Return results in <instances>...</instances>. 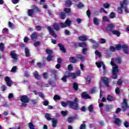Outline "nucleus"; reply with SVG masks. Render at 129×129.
I'll return each instance as SVG.
<instances>
[{
  "mask_svg": "<svg viewBox=\"0 0 129 129\" xmlns=\"http://www.w3.org/2000/svg\"><path fill=\"white\" fill-rule=\"evenodd\" d=\"M115 25L113 24H109L107 25L106 30L107 32L112 33L113 35H115L117 37H120V32L118 30H114Z\"/></svg>",
  "mask_w": 129,
  "mask_h": 129,
  "instance_id": "1",
  "label": "nucleus"
},
{
  "mask_svg": "<svg viewBox=\"0 0 129 129\" xmlns=\"http://www.w3.org/2000/svg\"><path fill=\"white\" fill-rule=\"evenodd\" d=\"M114 58H111V65L114 66V67L112 68L111 78H112V79H117V74H118L119 72L118 67L114 63Z\"/></svg>",
  "mask_w": 129,
  "mask_h": 129,
  "instance_id": "2",
  "label": "nucleus"
},
{
  "mask_svg": "<svg viewBox=\"0 0 129 129\" xmlns=\"http://www.w3.org/2000/svg\"><path fill=\"white\" fill-rule=\"evenodd\" d=\"M20 101L22 102L21 104L22 107H27L28 104L30 102V97L27 95H24L20 97Z\"/></svg>",
  "mask_w": 129,
  "mask_h": 129,
  "instance_id": "3",
  "label": "nucleus"
},
{
  "mask_svg": "<svg viewBox=\"0 0 129 129\" xmlns=\"http://www.w3.org/2000/svg\"><path fill=\"white\" fill-rule=\"evenodd\" d=\"M33 9H29L27 11L28 15L29 17H33L35 14V11L36 13H40V9L38 8L36 5H33L32 6Z\"/></svg>",
  "mask_w": 129,
  "mask_h": 129,
  "instance_id": "4",
  "label": "nucleus"
},
{
  "mask_svg": "<svg viewBox=\"0 0 129 129\" xmlns=\"http://www.w3.org/2000/svg\"><path fill=\"white\" fill-rule=\"evenodd\" d=\"M60 103L62 106H63V107H67V105H68L69 107L72 109V106H73V105L75 104V103L70 100L67 101L66 103H65V102L62 101L60 102Z\"/></svg>",
  "mask_w": 129,
  "mask_h": 129,
  "instance_id": "5",
  "label": "nucleus"
},
{
  "mask_svg": "<svg viewBox=\"0 0 129 129\" xmlns=\"http://www.w3.org/2000/svg\"><path fill=\"white\" fill-rule=\"evenodd\" d=\"M126 5V0H123L122 3H120V7H118L117 12L119 14H121L123 13V10H122V8L123 6Z\"/></svg>",
  "mask_w": 129,
  "mask_h": 129,
  "instance_id": "6",
  "label": "nucleus"
},
{
  "mask_svg": "<svg viewBox=\"0 0 129 129\" xmlns=\"http://www.w3.org/2000/svg\"><path fill=\"white\" fill-rule=\"evenodd\" d=\"M75 104L72 107V109H74V110H78L79 109V105L78 104V98L77 97H75L74 99V101L73 102Z\"/></svg>",
  "mask_w": 129,
  "mask_h": 129,
  "instance_id": "7",
  "label": "nucleus"
},
{
  "mask_svg": "<svg viewBox=\"0 0 129 129\" xmlns=\"http://www.w3.org/2000/svg\"><path fill=\"white\" fill-rule=\"evenodd\" d=\"M109 49L111 52H115L116 50L120 51V44H116L115 47L113 46H110Z\"/></svg>",
  "mask_w": 129,
  "mask_h": 129,
  "instance_id": "8",
  "label": "nucleus"
},
{
  "mask_svg": "<svg viewBox=\"0 0 129 129\" xmlns=\"http://www.w3.org/2000/svg\"><path fill=\"white\" fill-rule=\"evenodd\" d=\"M101 80L106 87H109V80H110V79L106 77H103L101 78Z\"/></svg>",
  "mask_w": 129,
  "mask_h": 129,
  "instance_id": "9",
  "label": "nucleus"
},
{
  "mask_svg": "<svg viewBox=\"0 0 129 129\" xmlns=\"http://www.w3.org/2000/svg\"><path fill=\"white\" fill-rule=\"evenodd\" d=\"M121 49H123L124 54H126L127 55L128 54V46L126 45V44L122 45L120 44V50H121Z\"/></svg>",
  "mask_w": 129,
  "mask_h": 129,
  "instance_id": "10",
  "label": "nucleus"
},
{
  "mask_svg": "<svg viewBox=\"0 0 129 129\" xmlns=\"http://www.w3.org/2000/svg\"><path fill=\"white\" fill-rule=\"evenodd\" d=\"M47 29L48 30L50 36H52V37H54V38H57V34L55 33V31L54 30H53V28H52L50 26H47Z\"/></svg>",
  "mask_w": 129,
  "mask_h": 129,
  "instance_id": "11",
  "label": "nucleus"
},
{
  "mask_svg": "<svg viewBox=\"0 0 129 129\" xmlns=\"http://www.w3.org/2000/svg\"><path fill=\"white\" fill-rule=\"evenodd\" d=\"M10 56L12 59L14 60H19L18 58V56L17 55V53H16V50H12L10 52Z\"/></svg>",
  "mask_w": 129,
  "mask_h": 129,
  "instance_id": "12",
  "label": "nucleus"
},
{
  "mask_svg": "<svg viewBox=\"0 0 129 129\" xmlns=\"http://www.w3.org/2000/svg\"><path fill=\"white\" fill-rule=\"evenodd\" d=\"M5 81L7 83V86L11 87L12 84H13V82L11 80V78L10 77H6L5 78Z\"/></svg>",
  "mask_w": 129,
  "mask_h": 129,
  "instance_id": "13",
  "label": "nucleus"
},
{
  "mask_svg": "<svg viewBox=\"0 0 129 129\" xmlns=\"http://www.w3.org/2000/svg\"><path fill=\"white\" fill-rule=\"evenodd\" d=\"M81 97L84 99H89L91 98V97H90L86 92L82 93Z\"/></svg>",
  "mask_w": 129,
  "mask_h": 129,
  "instance_id": "14",
  "label": "nucleus"
},
{
  "mask_svg": "<svg viewBox=\"0 0 129 129\" xmlns=\"http://www.w3.org/2000/svg\"><path fill=\"white\" fill-rule=\"evenodd\" d=\"M37 38H38V34H37V32H34L32 33L31 35V40L34 41V42H36Z\"/></svg>",
  "mask_w": 129,
  "mask_h": 129,
  "instance_id": "15",
  "label": "nucleus"
},
{
  "mask_svg": "<svg viewBox=\"0 0 129 129\" xmlns=\"http://www.w3.org/2000/svg\"><path fill=\"white\" fill-rule=\"evenodd\" d=\"M69 61L70 63H72V64H76L77 63V59L75 57H70Z\"/></svg>",
  "mask_w": 129,
  "mask_h": 129,
  "instance_id": "16",
  "label": "nucleus"
},
{
  "mask_svg": "<svg viewBox=\"0 0 129 129\" xmlns=\"http://www.w3.org/2000/svg\"><path fill=\"white\" fill-rule=\"evenodd\" d=\"M75 119H78V117H77V115H76L75 116L68 117V122L71 123V122H73V121L74 120H75Z\"/></svg>",
  "mask_w": 129,
  "mask_h": 129,
  "instance_id": "17",
  "label": "nucleus"
},
{
  "mask_svg": "<svg viewBox=\"0 0 129 129\" xmlns=\"http://www.w3.org/2000/svg\"><path fill=\"white\" fill-rule=\"evenodd\" d=\"M52 27L55 31H58L60 30V26H59V23H53Z\"/></svg>",
  "mask_w": 129,
  "mask_h": 129,
  "instance_id": "18",
  "label": "nucleus"
},
{
  "mask_svg": "<svg viewBox=\"0 0 129 129\" xmlns=\"http://www.w3.org/2000/svg\"><path fill=\"white\" fill-rule=\"evenodd\" d=\"M77 59L78 60H80L82 62H84V60H85V57L81 55V54H79L77 55Z\"/></svg>",
  "mask_w": 129,
  "mask_h": 129,
  "instance_id": "19",
  "label": "nucleus"
},
{
  "mask_svg": "<svg viewBox=\"0 0 129 129\" xmlns=\"http://www.w3.org/2000/svg\"><path fill=\"white\" fill-rule=\"evenodd\" d=\"M58 46L60 51H62L63 53H66V49L65 48V47H64V45H62L61 43H58Z\"/></svg>",
  "mask_w": 129,
  "mask_h": 129,
  "instance_id": "20",
  "label": "nucleus"
},
{
  "mask_svg": "<svg viewBox=\"0 0 129 129\" xmlns=\"http://www.w3.org/2000/svg\"><path fill=\"white\" fill-rule=\"evenodd\" d=\"M58 16H59L60 18L61 19V20H65V19L67 18L66 13L63 12H60Z\"/></svg>",
  "mask_w": 129,
  "mask_h": 129,
  "instance_id": "21",
  "label": "nucleus"
},
{
  "mask_svg": "<svg viewBox=\"0 0 129 129\" xmlns=\"http://www.w3.org/2000/svg\"><path fill=\"white\" fill-rule=\"evenodd\" d=\"M34 76L36 79H37V80H40V79H41V76L39 75V73L37 71H35Z\"/></svg>",
  "mask_w": 129,
  "mask_h": 129,
  "instance_id": "22",
  "label": "nucleus"
},
{
  "mask_svg": "<svg viewBox=\"0 0 129 129\" xmlns=\"http://www.w3.org/2000/svg\"><path fill=\"white\" fill-rule=\"evenodd\" d=\"M78 46L82 48H87V44L85 42H80L78 43Z\"/></svg>",
  "mask_w": 129,
  "mask_h": 129,
  "instance_id": "23",
  "label": "nucleus"
},
{
  "mask_svg": "<svg viewBox=\"0 0 129 129\" xmlns=\"http://www.w3.org/2000/svg\"><path fill=\"white\" fill-rule=\"evenodd\" d=\"M114 122L115 124L119 126L121 123V121L118 118H115Z\"/></svg>",
  "mask_w": 129,
  "mask_h": 129,
  "instance_id": "24",
  "label": "nucleus"
},
{
  "mask_svg": "<svg viewBox=\"0 0 129 129\" xmlns=\"http://www.w3.org/2000/svg\"><path fill=\"white\" fill-rule=\"evenodd\" d=\"M66 74H68L69 76H70V77H72L73 79H75V78H76V74L74 73H70L69 72H66Z\"/></svg>",
  "mask_w": 129,
  "mask_h": 129,
  "instance_id": "25",
  "label": "nucleus"
},
{
  "mask_svg": "<svg viewBox=\"0 0 129 129\" xmlns=\"http://www.w3.org/2000/svg\"><path fill=\"white\" fill-rule=\"evenodd\" d=\"M79 40L82 42L87 41V37L86 36H81L79 37Z\"/></svg>",
  "mask_w": 129,
  "mask_h": 129,
  "instance_id": "26",
  "label": "nucleus"
},
{
  "mask_svg": "<svg viewBox=\"0 0 129 129\" xmlns=\"http://www.w3.org/2000/svg\"><path fill=\"white\" fill-rule=\"evenodd\" d=\"M24 51L26 57L28 58L30 57V56H31V55L30 54V50H29V48H28L27 47L25 48Z\"/></svg>",
  "mask_w": 129,
  "mask_h": 129,
  "instance_id": "27",
  "label": "nucleus"
},
{
  "mask_svg": "<svg viewBox=\"0 0 129 129\" xmlns=\"http://www.w3.org/2000/svg\"><path fill=\"white\" fill-rule=\"evenodd\" d=\"M65 5L67 8H70L72 6V2L70 0H67L65 2Z\"/></svg>",
  "mask_w": 129,
  "mask_h": 129,
  "instance_id": "28",
  "label": "nucleus"
},
{
  "mask_svg": "<svg viewBox=\"0 0 129 129\" xmlns=\"http://www.w3.org/2000/svg\"><path fill=\"white\" fill-rule=\"evenodd\" d=\"M70 78V76H69L68 74H67V75H64L63 77L61 78V80L63 81V82L66 83L67 82V78Z\"/></svg>",
  "mask_w": 129,
  "mask_h": 129,
  "instance_id": "29",
  "label": "nucleus"
},
{
  "mask_svg": "<svg viewBox=\"0 0 129 129\" xmlns=\"http://www.w3.org/2000/svg\"><path fill=\"white\" fill-rule=\"evenodd\" d=\"M46 60L48 61V62L53 61L54 56L52 55H48L46 58Z\"/></svg>",
  "mask_w": 129,
  "mask_h": 129,
  "instance_id": "30",
  "label": "nucleus"
},
{
  "mask_svg": "<svg viewBox=\"0 0 129 129\" xmlns=\"http://www.w3.org/2000/svg\"><path fill=\"white\" fill-rule=\"evenodd\" d=\"M52 127H56L57 126V124H58V120L55 119H52Z\"/></svg>",
  "mask_w": 129,
  "mask_h": 129,
  "instance_id": "31",
  "label": "nucleus"
},
{
  "mask_svg": "<svg viewBox=\"0 0 129 129\" xmlns=\"http://www.w3.org/2000/svg\"><path fill=\"white\" fill-rule=\"evenodd\" d=\"M96 65L97 66L98 68H101V66L103 67V65H105L103 62L101 61V62H96Z\"/></svg>",
  "mask_w": 129,
  "mask_h": 129,
  "instance_id": "32",
  "label": "nucleus"
},
{
  "mask_svg": "<svg viewBox=\"0 0 129 129\" xmlns=\"http://www.w3.org/2000/svg\"><path fill=\"white\" fill-rule=\"evenodd\" d=\"M112 108V105H108L105 107V110L108 112L111 110V109Z\"/></svg>",
  "mask_w": 129,
  "mask_h": 129,
  "instance_id": "33",
  "label": "nucleus"
},
{
  "mask_svg": "<svg viewBox=\"0 0 129 129\" xmlns=\"http://www.w3.org/2000/svg\"><path fill=\"white\" fill-rule=\"evenodd\" d=\"M124 10L125 13H126L127 14H128L129 11L128 9H127V0H126V5H124Z\"/></svg>",
  "mask_w": 129,
  "mask_h": 129,
  "instance_id": "34",
  "label": "nucleus"
},
{
  "mask_svg": "<svg viewBox=\"0 0 129 129\" xmlns=\"http://www.w3.org/2000/svg\"><path fill=\"white\" fill-rule=\"evenodd\" d=\"M76 7H77L78 9H82L83 8H84V4H83L82 3H79L78 4L76 5Z\"/></svg>",
  "mask_w": 129,
  "mask_h": 129,
  "instance_id": "35",
  "label": "nucleus"
},
{
  "mask_svg": "<svg viewBox=\"0 0 129 129\" xmlns=\"http://www.w3.org/2000/svg\"><path fill=\"white\" fill-rule=\"evenodd\" d=\"M0 51H1V52L5 51V44L3 42L0 43Z\"/></svg>",
  "mask_w": 129,
  "mask_h": 129,
  "instance_id": "36",
  "label": "nucleus"
},
{
  "mask_svg": "<svg viewBox=\"0 0 129 129\" xmlns=\"http://www.w3.org/2000/svg\"><path fill=\"white\" fill-rule=\"evenodd\" d=\"M45 117L47 119V120H52V118H51L50 114L48 113H46L45 114Z\"/></svg>",
  "mask_w": 129,
  "mask_h": 129,
  "instance_id": "37",
  "label": "nucleus"
},
{
  "mask_svg": "<svg viewBox=\"0 0 129 129\" xmlns=\"http://www.w3.org/2000/svg\"><path fill=\"white\" fill-rule=\"evenodd\" d=\"M73 88H74V90H76V91H77V90H78V89H79L78 84H77L76 83H73Z\"/></svg>",
  "mask_w": 129,
  "mask_h": 129,
  "instance_id": "38",
  "label": "nucleus"
},
{
  "mask_svg": "<svg viewBox=\"0 0 129 129\" xmlns=\"http://www.w3.org/2000/svg\"><path fill=\"white\" fill-rule=\"evenodd\" d=\"M93 22L94 25H96V26H98V25H99V21H98L97 18L95 17L94 18Z\"/></svg>",
  "mask_w": 129,
  "mask_h": 129,
  "instance_id": "39",
  "label": "nucleus"
},
{
  "mask_svg": "<svg viewBox=\"0 0 129 129\" xmlns=\"http://www.w3.org/2000/svg\"><path fill=\"white\" fill-rule=\"evenodd\" d=\"M53 99L55 101L56 100H60V99H61V97L58 95H55L53 97Z\"/></svg>",
  "mask_w": 129,
  "mask_h": 129,
  "instance_id": "40",
  "label": "nucleus"
},
{
  "mask_svg": "<svg viewBox=\"0 0 129 129\" xmlns=\"http://www.w3.org/2000/svg\"><path fill=\"white\" fill-rule=\"evenodd\" d=\"M115 60L118 64H120L121 63V58L120 57L115 58Z\"/></svg>",
  "mask_w": 129,
  "mask_h": 129,
  "instance_id": "41",
  "label": "nucleus"
},
{
  "mask_svg": "<svg viewBox=\"0 0 129 129\" xmlns=\"http://www.w3.org/2000/svg\"><path fill=\"white\" fill-rule=\"evenodd\" d=\"M28 126L30 129H35V125H34V124H33V122H29L28 123Z\"/></svg>",
  "mask_w": 129,
  "mask_h": 129,
  "instance_id": "42",
  "label": "nucleus"
},
{
  "mask_svg": "<svg viewBox=\"0 0 129 129\" xmlns=\"http://www.w3.org/2000/svg\"><path fill=\"white\" fill-rule=\"evenodd\" d=\"M46 54L48 55H52L53 54V50L49 49H46L45 50Z\"/></svg>",
  "mask_w": 129,
  "mask_h": 129,
  "instance_id": "43",
  "label": "nucleus"
},
{
  "mask_svg": "<svg viewBox=\"0 0 129 129\" xmlns=\"http://www.w3.org/2000/svg\"><path fill=\"white\" fill-rule=\"evenodd\" d=\"M107 100H108V101H112V100H113V97L110 95H108Z\"/></svg>",
  "mask_w": 129,
  "mask_h": 129,
  "instance_id": "44",
  "label": "nucleus"
},
{
  "mask_svg": "<svg viewBox=\"0 0 129 129\" xmlns=\"http://www.w3.org/2000/svg\"><path fill=\"white\" fill-rule=\"evenodd\" d=\"M8 25L9 28H11V29H15V25L10 21L8 22Z\"/></svg>",
  "mask_w": 129,
  "mask_h": 129,
  "instance_id": "45",
  "label": "nucleus"
},
{
  "mask_svg": "<svg viewBox=\"0 0 129 129\" xmlns=\"http://www.w3.org/2000/svg\"><path fill=\"white\" fill-rule=\"evenodd\" d=\"M63 11L66 14H70L71 13V9L70 8H64Z\"/></svg>",
  "mask_w": 129,
  "mask_h": 129,
  "instance_id": "46",
  "label": "nucleus"
},
{
  "mask_svg": "<svg viewBox=\"0 0 129 129\" xmlns=\"http://www.w3.org/2000/svg\"><path fill=\"white\" fill-rule=\"evenodd\" d=\"M65 24L67 26H71V21H70V20L69 19H67L65 21Z\"/></svg>",
  "mask_w": 129,
  "mask_h": 129,
  "instance_id": "47",
  "label": "nucleus"
},
{
  "mask_svg": "<svg viewBox=\"0 0 129 129\" xmlns=\"http://www.w3.org/2000/svg\"><path fill=\"white\" fill-rule=\"evenodd\" d=\"M102 20L104 22H107L108 23H109V22H110V21L109 20V19H108L107 16H103L102 17Z\"/></svg>",
  "mask_w": 129,
  "mask_h": 129,
  "instance_id": "48",
  "label": "nucleus"
},
{
  "mask_svg": "<svg viewBox=\"0 0 129 129\" xmlns=\"http://www.w3.org/2000/svg\"><path fill=\"white\" fill-rule=\"evenodd\" d=\"M88 49L86 47L84 48L82 50V53L83 54H84V55H86V54H87V51H88Z\"/></svg>",
  "mask_w": 129,
  "mask_h": 129,
  "instance_id": "49",
  "label": "nucleus"
},
{
  "mask_svg": "<svg viewBox=\"0 0 129 129\" xmlns=\"http://www.w3.org/2000/svg\"><path fill=\"white\" fill-rule=\"evenodd\" d=\"M92 47H93V48L94 49V50H96V49H97L98 47H99V44L96 42L95 44L93 45Z\"/></svg>",
  "mask_w": 129,
  "mask_h": 129,
  "instance_id": "50",
  "label": "nucleus"
},
{
  "mask_svg": "<svg viewBox=\"0 0 129 129\" xmlns=\"http://www.w3.org/2000/svg\"><path fill=\"white\" fill-rule=\"evenodd\" d=\"M109 18L110 19H114L115 18V13L114 12H111L109 15Z\"/></svg>",
  "mask_w": 129,
  "mask_h": 129,
  "instance_id": "51",
  "label": "nucleus"
},
{
  "mask_svg": "<svg viewBox=\"0 0 129 129\" xmlns=\"http://www.w3.org/2000/svg\"><path fill=\"white\" fill-rule=\"evenodd\" d=\"M39 96L42 98L43 100H45V96L44 95V94L42 92H39Z\"/></svg>",
  "mask_w": 129,
  "mask_h": 129,
  "instance_id": "52",
  "label": "nucleus"
},
{
  "mask_svg": "<svg viewBox=\"0 0 129 129\" xmlns=\"http://www.w3.org/2000/svg\"><path fill=\"white\" fill-rule=\"evenodd\" d=\"M103 73L104 74H106V73H107V70H106L105 64L103 66Z\"/></svg>",
  "mask_w": 129,
  "mask_h": 129,
  "instance_id": "53",
  "label": "nucleus"
},
{
  "mask_svg": "<svg viewBox=\"0 0 129 129\" xmlns=\"http://www.w3.org/2000/svg\"><path fill=\"white\" fill-rule=\"evenodd\" d=\"M35 28L36 29L37 32H40V31L42 30V26L40 25H37L35 26Z\"/></svg>",
  "mask_w": 129,
  "mask_h": 129,
  "instance_id": "54",
  "label": "nucleus"
},
{
  "mask_svg": "<svg viewBox=\"0 0 129 129\" xmlns=\"http://www.w3.org/2000/svg\"><path fill=\"white\" fill-rule=\"evenodd\" d=\"M115 91L116 94H120V89L118 87L116 88Z\"/></svg>",
  "mask_w": 129,
  "mask_h": 129,
  "instance_id": "55",
  "label": "nucleus"
},
{
  "mask_svg": "<svg viewBox=\"0 0 129 129\" xmlns=\"http://www.w3.org/2000/svg\"><path fill=\"white\" fill-rule=\"evenodd\" d=\"M100 44H105V43H106V40H105V39L100 38Z\"/></svg>",
  "mask_w": 129,
  "mask_h": 129,
  "instance_id": "56",
  "label": "nucleus"
},
{
  "mask_svg": "<svg viewBox=\"0 0 129 129\" xmlns=\"http://www.w3.org/2000/svg\"><path fill=\"white\" fill-rule=\"evenodd\" d=\"M59 25H60L61 28H66V27H67V25H66V24H65L63 22L59 23Z\"/></svg>",
  "mask_w": 129,
  "mask_h": 129,
  "instance_id": "57",
  "label": "nucleus"
},
{
  "mask_svg": "<svg viewBox=\"0 0 129 129\" xmlns=\"http://www.w3.org/2000/svg\"><path fill=\"white\" fill-rule=\"evenodd\" d=\"M103 7L105 9H108L110 7V5L108 3H105L103 4Z\"/></svg>",
  "mask_w": 129,
  "mask_h": 129,
  "instance_id": "58",
  "label": "nucleus"
},
{
  "mask_svg": "<svg viewBox=\"0 0 129 129\" xmlns=\"http://www.w3.org/2000/svg\"><path fill=\"white\" fill-rule=\"evenodd\" d=\"M88 110L90 112H92L93 111V106L92 105H90L88 107Z\"/></svg>",
  "mask_w": 129,
  "mask_h": 129,
  "instance_id": "59",
  "label": "nucleus"
},
{
  "mask_svg": "<svg viewBox=\"0 0 129 129\" xmlns=\"http://www.w3.org/2000/svg\"><path fill=\"white\" fill-rule=\"evenodd\" d=\"M68 69L70 70V71H72V70H73V66L72 64H69L68 66Z\"/></svg>",
  "mask_w": 129,
  "mask_h": 129,
  "instance_id": "60",
  "label": "nucleus"
},
{
  "mask_svg": "<svg viewBox=\"0 0 129 129\" xmlns=\"http://www.w3.org/2000/svg\"><path fill=\"white\" fill-rule=\"evenodd\" d=\"M87 15L88 16V18H90L91 16V12L89 9H88L86 12Z\"/></svg>",
  "mask_w": 129,
  "mask_h": 129,
  "instance_id": "61",
  "label": "nucleus"
},
{
  "mask_svg": "<svg viewBox=\"0 0 129 129\" xmlns=\"http://www.w3.org/2000/svg\"><path fill=\"white\" fill-rule=\"evenodd\" d=\"M51 75H53V76H56L57 75V71L56 70H52L51 71Z\"/></svg>",
  "mask_w": 129,
  "mask_h": 129,
  "instance_id": "62",
  "label": "nucleus"
},
{
  "mask_svg": "<svg viewBox=\"0 0 129 129\" xmlns=\"http://www.w3.org/2000/svg\"><path fill=\"white\" fill-rule=\"evenodd\" d=\"M95 54H96V55H97L98 57H101V53H100V52H99V51L98 50H96L95 51Z\"/></svg>",
  "mask_w": 129,
  "mask_h": 129,
  "instance_id": "63",
  "label": "nucleus"
},
{
  "mask_svg": "<svg viewBox=\"0 0 129 129\" xmlns=\"http://www.w3.org/2000/svg\"><path fill=\"white\" fill-rule=\"evenodd\" d=\"M80 129H86V125L85 124H82L80 127Z\"/></svg>",
  "mask_w": 129,
  "mask_h": 129,
  "instance_id": "64",
  "label": "nucleus"
}]
</instances>
